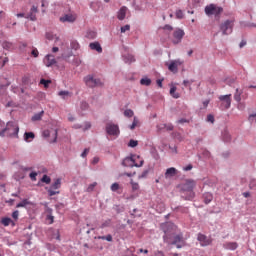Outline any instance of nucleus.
I'll return each instance as SVG.
<instances>
[{
  "mask_svg": "<svg viewBox=\"0 0 256 256\" xmlns=\"http://www.w3.org/2000/svg\"><path fill=\"white\" fill-rule=\"evenodd\" d=\"M162 229L164 231V243H168V245H175L177 249H183V247L187 245L185 238H183V234L175 235V229H177V227L174 224H165L162 226Z\"/></svg>",
  "mask_w": 256,
  "mask_h": 256,
  "instance_id": "nucleus-1",
  "label": "nucleus"
},
{
  "mask_svg": "<svg viewBox=\"0 0 256 256\" xmlns=\"http://www.w3.org/2000/svg\"><path fill=\"white\" fill-rule=\"evenodd\" d=\"M19 135V126L14 122H8L5 129L0 131V137H17Z\"/></svg>",
  "mask_w": 256,
  "mask_h": 256,
  "instance_id": "nucleus-2",
  "label": "nucleus"
},
{
  "mask_svg": "<svg viewBox=\"0 0 256 256\" xmlns=\"http://www.w3.org/2000/svg\"><path fill=\"white\" fill-rule=\"evenodd\" d=\"M145 161L139 155H132L123 160L122 165L124 167H143Z\"/></svg>",
  "mask_w": 256,
  "mask_h": 256,
  "instance_id": "nucleus-3",
  "label": "nucleus"
},
{
  "mask_svg": "<svg viewBox=\"0 0 256 256\" xmlns=\"http://www.w3.org/2000/svg\"><path fill=\"white\" fill-rule=\"evenodd\" d=\"M195 185H197V182L195 180L187 179L185 183L182 184L181 189L184 192L190 193L188 197L185 199H193L195 197V193L193 192V189H195Z\"/></svg>",
  "mask_w": 256,
  "mask_h": 256,
  "instance_id": "nucleus-4",
  "label": "nucleus"
},
{
  "mask_svg": "<svg viewBox=\"0 0 256 256\" xmlns=\"http://www.w3.org/2000/svg\"><path fill=\"white\" fill-rule=\"evenodd\" d=\"M235 26V20H226L220 24V31L222 35H231L233 33V27Z\"/></svg>",
  "mask_w": 256,
  "mask_h": 256,
  "instance_id": "nucleus-5",
  "label": "nucleus"
},
{
  "mask_svg": "<svg viewBox=\"0 0 256 256\" xmlns=\"http://www.w3.org/2000/svg\"><path fill=\"white\" fill-rule=\"evenodd\" d=\"M205 13L208 17H211V15L219 17V15L223 13V8L215 4H210L205 7Z\"/></svg>",
  "mask_w": 256,
  "mask_h": 256,
  "instance_id": "nucleus-6",
  "label": "nucleus"
},
{
  "mask_svg": "<svg viewBox=\"0 0 256 256\" xmlns=\"http://www.w3.org/2000/svg\"><path fill=\"white\" fill-rule=\"evenodd\" d=\"M84 82L87 87H103V82L99 78H95L92 75H88L84 78Z\"/></svg>",
  "mask_w": 256,
  "mask_h": 256,
  "instance_id": "nucleus-7",
  "label": "nucleus"
},
{
  "mask_svg": "<svg viewBox=\"0 0 256 256\" xmlns=\"http://www.w3.org/2000/svg\"><path fill=\"white\" fill-rule=\"evenodd\" d=\"M221 111H227L231 107V94L218 97Z\"/></svg>",
  "mask_w": 256,
  "mask_h": 256,
  "instance_id": "nucleus-8",
  "label": "nucleus"
},
{
  "mask_svg": "<svg viewBox=\"0 0 256 256\" xmlns=\"http://www.w3.org/2000/svg\"><path fill=\"white\" fill-rule=\"evenodd\" d=\"M106 133L108 135H112L113 137H119V133H121L119 130V125L111 123V122L107 123L106 124Z\"/></svg>",
  "mask_w": 256,
  "mask_h": 256,
  "instance_id": "nucleus-9",
  "label": "nucleus"
},
{
  "mask_svg": "<svg viewBox=\"0 0 256 256\" xmlns=\"http://www.w3.org/2000/svg\"><path fill=\"white\" fill-rule=\"evenodd\" d=\"M173 37L172 43H174V45H178V43H181L183 40V37H185V31L176 29L173 33Z\"/></svg>",
  "mask_w": 256,
  "mask_h": 256,
  "instance_id": "nucleus-10",
  "label": "nucleus"
},
{
  "mask_svg": "<svg viewBox=\"0 0 256 256\" xmlns=\"http://www.w3.org/2000/svg\"><path fill=\"white\" fill-rule=\"evenodd\" d=\"M59 20L61 23H75L77 21V14H64Z\"/></svg>",
  "mask_w": 256,
  "mask_h": 256,
  "instance_id": "nucleus-11",
  "label": "nucleus"
},
{
  "mask_svg": "<svg viewBox=\"0 0 256 256\" xmlns=\"http://www.w3.org/2000/svg\"><path fill=\"white\" fill-rule=\"evenodd\" d=\"M39 13V7L33 5L30 8L28 14H26L25 19H30V21H37V14Z\"/></svg>",
  "mask_w": 256,
  "mask_h": 256,
  "instance_id": "nucleus-12",
  "label": "nucleus"
},
{
  "mask_svg": "<svg viewBox=\"0 0 256 256\" xmlns=\"http://www.w3.org/2000/svg\"><path fill=\"white\" fill-rule=\"evenodd\" d=\"M44 64L46 67H53V65H57V60L53 54H48L44 58Z\"/></svg>",
  "mask_w": 256,
  "mask_h": 256,
  "instance_id": "nucleus-13",
  "label": "nucleus"
},
{
  "mask_svg": "<svg viewBox=\"0 0 256 256\" xmlns=\"http://www.w3.org/2000/svg\"><path fill=\"white\" fill-rule=\"evenodd\" d=\"M197 240L199 241L202 247H207V245H211V240L207 238L204 234H198Z\"/></svg>",
  "mask_w": 256,
  "mask_h": 256,
  "instance_id": "nucleus-14",
  "label": "nucleus"
},
{
  "mask_svg": "<svg viewBox=\"0 0 256 256\" xmlns=\"http://www.w3.org/2000/svg\"><path fill=\"white\" fill-rule=\"evenodd\" d=\"M179 65H182L181 61L174 60L169 64L168 69L171 71V73H177V71H179Z\"/></svg>",
  "mask_w": 256,
  "mask_h": 256,
  "instance_id": "nucleus-15",
  "label": "nucleus"
},
{
  "mask_svg": "<svg viewBox=\"0 0 256 256\" xmlns=\"http://www.w3.org/2000/svg\"><path fill=\"white\" fill-rule=\"evenodd\" d=\"M34 206H35V204L33 202L29 201V199H24L16 205V207L18 209L21 207H24L25 209H30V207H34Z\"/></svg>",
  "mask_w": 256,
  "mask_h": 256,
  "instance_id": "nucleus-16",
  "label": "nucleus"
},
{
  "mask_svg": "<svg viewBox=\"0 0 256 256\" xmlns=\"http://www.w3.org/2000/svg\"><path fill=\"white\" fill-rule=\"evenodd\" d=\"M58 96L64 101H67V99H71V97H73V93L67 90H61L58 92Z\"/></svg>",
  "mask_w": 256,
  "mask_h": 256,
  "instance_id": "nucleus-17",
  "label": "nucleus"
},
{
  "mask_svg": "<svg viewBox=\"0 0 256 256\" xmlns=\"http://www.w3.org/2000/svg\"><path fill=\"white\" fill-rule=\"evenodd\" d=\"M90 49L92 51H97V53H103V48L101 47V44L99 42H92L89 44Z\"/></svg>",
  "mask_w": 256,
  "mask_h": 256,
  "instance_id": "nucleus-18",
  "label": "nucleus"
},
{
  "mask_svg": "<svg viewBox=\"0 0 256 256\" xmlns=\"http://www.w3.org/2000/svg\"><path fill=\"white\" fill-rule=\"evenodd\" d=\"M177 175V169L174 167L168 168L165 172V178L171 179V177H175Z\"/></svg>",
  "mask_w": 256,
  "mask_h": 256,
  "instance_id": "nucleus-19",
  "label": "nucleus"
},
{
  "mask_svg": "<svg viewBox=\"0 0 256 256\" xmlns=\"http://www.w3.org/2000/svg\"><path fill=\"white\" fill-rule=\"evenodd\" d=\"M127 15V7H121L120 10L118 11L117 17L119 21H123Z\"/></svg>",
  "mask_w": 256,
  "mask_h": 256,
  "instance_id": "nucleus-20",
  "label": "nucleus"
},
{
  "mask_svg": "<svg viewBox=\"0 0 256 256\" xmlns=\"http://www.w3.org/2000/svg\"><path fill=\"white\" fill-rule=\"evenodd\" d=\"M1 223L2 225H4V227H9V225H11L12 227H15V222L12 221L11 218L9 217L2 218Z\"/></svg>",
  "mask_w": 256,
  "mask_h": 256,
  "instance_id": "nucleus-21",
  "label": "nucleus"
},
{
  "mask_svg": "<svg viewBox=\"0 0 256 256\" xmlns=\"http://www.w3.org/2000/svg\"><path fill=\"white\" fill-rule=\"evenodd\" d=\"M225 249H229L230 251H235V249H237V247H239V245L237 244V242H226L224 244Z\"/></svg>",
  "mask_w": 256,
  "mask_h": 256,
  "instance_id": "nucleus-22",
  "label": "nucleus"
},
{
  "mask_svg": "<svg viewBox=\"0 0 256 256\" xmlns=\"http://www.w3.org/2000/svg\"><path fill=\"white\" fill-rule=\"evenodd\" d=\"M204 202L206 205H209V203H211L213 201V194L206 192L204 195Z\"/></svg>",
  "mask_w": 256,
  "mask_h": 256,
  "instance_id": "nucleus-23",
  "label": "nucleus"
},
{
  "mask_svg": "<svg viewBox=\"0 0 256 256\" xmlns=\"http://www.w3.org/2000/svg\"><path fill=\"white\" fill-rule=\"evenodd\" d=\"M33 139H35V134L33 132H25L24 140L27 141V143H30Z\"/></svg>",
  "mask_w": 256,
  "mask_h": 256,
  "instance_id": "nucleus-24",
  "label": "nucleus"
},
{
  "mask_svg": "<svg viewBox=\"0 0 256 256\" xmlns=\"http://www.w3.org/2000/svg\"><path fill=\"white\" fill-rule=\"evenodd\" d=\"M50 189H61V178H57L54 183L50 186Z\"/></svg>",
  "mask_w": 256,
  "mask_h": 256,
  "instance_id": "nucleus-25",
  "label": "nucleus"
},
{
  "mask_svg": "<svg viewBox=\"0 0 256 256\" xmlns=\"http://www.w3.org/2000/svg\"><path fill=\"white\" fill-rule=\"evenodd\" d=\"M170 95H171V97H173L174 99H179V97H181V96L179 95V93H177V87H175V86H172V87L170 88Z\"/></svg>",
  "mask_w": 256,
  "mask_h": 256,
  "instance_id": "nucleus-26",
  "label": "nucleus"
},
{
  "mask_svg": "<svg viewBox=\"0 0 256 256\" xmlns=\"http://www.w3.org/2000/svg\"><path fill=\"white\" fill-rule=\"evenodd\" d=\"M241 95H243V91H240L239 88H237L234 94V99L237 101V103H241Z\"/></svg>",
  "mask_w": 256,
  "mask_h": 256,
  "instance_id": "nucleus-27",
  "label": "nucleus"
},
{
  "mask_svg": "<svg viewBox=\"0 0 256 256\" xmlns=\"http://www.w3.org/2000/svg\"><path fill=\"white\" fill-rule=\"evenodd\" d=\"M43 115H45V111H41L40 113L35 114L32 117V121H41V119H43Z\"/></svg>",
  "mask_w": 256,
  "mask_h": 256,
  "instance_id": "nucleus-28",
  "label": "nucleus"
},
{
  "mask_svg": "<svg viewBox=\"0 0 256 256\" xmlns=\"http://www.w3.org/2000/svg\"><path fill=\"white\" fill-rule=\"evenodd\" d=\"M125 63H135V57L131 54L124 56Z\"/></svg>",
  "mask_w": 256,
  "mask_h": 256,
  "instance_id": "nucleus-29",
  "label": "nucleus"
},
{
  "mask_svg": "<svg viewBox=\"0 0 256 256\" xmlns=\"http://www.w3.org/2000/svg\"><path fill=\"white\" fill-rule=\"evenodd\" d=\"M98 239H101L102 241H113V236L111 234H108L106 236H99Z\"/></svg>",
  "mask_w": 256,
  "mask_h": 256,
  "instance_id": "nucleus-30",
  "label": "nucleus"
},
{
  "mask_svg": "<svg viewBox=\"0 0 256 256\" xmlns=\"http://www.w3.org/2000/svg\"><path fill=\"white\" fill-rule=\"evenodd\" d=\"M141 85H145L146 87H149L151 85V79L149 78H142L140 80Z\"/></svg>",
  "mask_w": 256,
  "mask_h": 256,
  "instance_id": "nucleus-31",
  "label": "nucleus"
},
{
  "mask_svg": "<svg viewBox=\"0 0 256 256\" xmlns=\"http://www.w3.org/2000/svg\"><path fill=\"white\" fill-rule=\"evenodd\" d=\"M71 49H74V51H77L79 49V42L77 40H72L70 43Z\"/></svg>",
  "mask_w": 256,
  "mask_h": 256,
  "instance_id": "nucleus-32",
  "label": "nucleus"
},
{
  "mask_svg": "<svg viewBox=\"0 0 256 256\" xmlns=\"http://www.w3.org/2000/svg\"><path fill=\"white\" fill-rule=\"evenodd\" d=\"M2 47L3 49L9 50L13 47V43L5 41L2 43Z\"/></svg>",
  "mask_w": 256,
  "mask_h": 256,
  "instance_id": "nucleus-33",
  "label": "nucleus"
},
{
  "mask_svg": "<svg viewBox=\"0 0 256 256\" xmlns=\"http://www.w3.org/2000/svg\"><path fill=\"white\" fill-rule=\"evenodd\" d=\"M133 115H135V113H134L133 110H131V109H126V110L124 111V117H129V118H131V117H133Z\"/></svg>",
  "mask_w": 256,
  "mask_h": 256,
  "instance_id": "nucleus-34",
  "label": "nucleus"
},
{
  "mask_svg": "<svg viewBox=\"0 0 256 256\" xmlns=\"http://www.w3.org/2000/svg\"><path fill=\"white\" fill-rule=\"evenodd\" d=\"M110 226H111V219H108V220H105V221L101 224L100 228H101V229H105V227H110Z\"/></svg>",
  "mask_w": 256,
  "mask_h": 256,
  "instance_id": "nucleus-35",
  "label": "nucleus"
},
{
  "mask_svg": "<svg viewBox=\"0 0 256 256\" xmlns=\"http://www.w3.org/2000/svg\"><path fill=\"white\" fill-rule=\"evenodd\" d=\"M42 183H46V185H49L51 183V177L44 175L41 179Z\"/></svg>",
  "mask_w": 256,
  "mask_h": 256,
  "instance_id": "nucleus-36",
  "label": "nucleus"
},
{
  "mask_svg": "<svg viewBox=\"0 0 256 256\" xmlns=\"http://www.w3.org/2000/svg\"><path fill=\"white\" fill-rule=\"evenodd\" d=\"M131 185H132V191H139V183L134 182L133 180H131Z\"/></svg>",
  "mask_w": 256,
  "mask_h": 256,
  "instance_id": "nucleus-37",
  "label": "nucleus"
},
{
  "mask_svg": "<svg viewBox=\"0 0 256 256\" xmlns=\"http://www.w3.org/2000/svg\"><path fill=\"white\" fill-rule=\"evenodd\" d=\"M137 125H139V120L137 119V117H134L133 123H132V125H130L131 131H133V129H135V127H137Z\"/></svg>",
  "mask_w": 256,
  "mask_h": 256,
  "instance_id": "nucleus-38",
  "label": "nucleus"
},
{
  "mask_svg": "<svg viewBox=\"0 0 256 256\" xmlns=\"http://www.w3.org/2000/svg\"><path fill=\"white\" fill-rule=\"evenodd\" d=\"M32 51H31V55L32 57H39V50H37V48L35 47H31Z\"/></svg>",
  "mask_w": 256,
  "mask_h": 256,
  "instance_id": "nucleus-39",
  "label": "nucleus"
},
{
  "mask_svg": "<svg viewBox=\"0 0 256 256\" xmlns=\"http://www.w3.org/2000/svg\"><path fill=\"white\" fill-rule=\"evenodd\" d=\"M50 83H51V80H45V79L40 80V85H44L45 88L49 87Z\"/></svg>",
  "mask_w": 256,
  "mask_h": 256,
  "instance_id": "nucleus-40",
  "label": "nucleus"
},
{
  "mask_svg": "<svg viewBox=\"0 0 256 256\" xmlns=\"http://www.w3.org/2000/svg\"><path fill=\"white\" fill-rule=\"evenodd\" d=\"M48 194H49L50 197H53L54 195H59V191H55V189L50 188L48 190Z\"/></svg>",
  "mask_w": 256,
  "mask_h": 256,
  "instance_id": "nucleus-41",
  "label": "nucleus"
},
{
  "mask_svg": "<svg viewBox=\"0 0 256 256\" xmlns=\"http://www.w3.org/2000/svg\"><path fill=\"white\" fill-rule=\"evenodd\" d=\"M183 17H185V15L183 14V10H177L176 11V18L177 19H183Z\"/></svg>",
  "mask_w": 256,
  "mask_h": 256,
  "instance_id": "nucleus-42",
  "label": "nucleus"
},
{
  "mask_svg": "<svg viewBox=\"0 0 256 256\" xmlns=\"http://www.w3.org/2000/svg\"><path fill=\"white\" fill-rule=\"evenodd\" d=\"M131 26L129 24H126L125 26L121 27V33H126V31H130Z\"/></svg>",
  "mask_w": 256,
  "mask_h": 256,
  "instance_id": "nucleus-43",
  "label": "nucleus"
},
{
  "mask_svg": "<svg viewBox=\"0 0 256 256\" xmlns=\"http://www.w3.org/2000/svg\"><path fill=\"white\" fill-rule=\"evenodd\" d=\"M206 121H207L208 123H215V116H213V114H209V115L207 116Z\"/></svg>",
  "mask_w": 256,
  "mask_h": 256,
  "instance_id": "nucleus-44",
  "label": "nucleus"
},
{
  "mask_svg": "<svg viewBox=\"0 0 256 256\" xmlns=\"http://www.w3.org/2000/svg\"><path fill=\"white\" fill-rule=\"evenodd\" d=\"M95 187H97V182L90 184L87 188L88 193H91V191H93V189H95Z\"/></svg>",
  "mask_w": 256,
  "mask_h": 256,
  "instance_id": "nucleus-45",
  "label": "nucleus"
},
{
  "mask_svg": "<svg viewBox=\"0 0 256 256\" xmlns=\"http://www.w3.org/2000/svg\"><path fill=\"white\" fill-rule=\"evenodd\" d=\"M12 219H14V221H17L19 219V210H15L12 213Z\"/></svg>",
  "mask_w": 256,
  "mask_h": 256,
  "instance_id": "nucleus-46",
  "label": "nucleus"
},
{
  "mask_svg": "<svg viewBox=\"0 0 256 256\" xmlns=\"http://www.w3.org/2000/svg\"><path fill=\"white\" fill-rule=\"evenodd\" d=\"M111 191H113V192L119 191V183H113L111 185Z\"/></svg>",
  "mask_w": 256,
  "mask_h": 256,
  "instance_id": "nucleus-47",
  "label": "nucleus"
},
{
  "mask_svg": "<svg viewBox=\"0 0 256 256\" xmlns=\"http://www.w3.org/2000/svg\"><path fill=\"white\" fill-rule=\"evenodd\" d=\"M166 127H167V124H158V125L156 126L157 131H163V130L166 129Z\"/></svg>",
  "mask_w": 256,
  "mask_h": 256,
  "instance_id": "nucleus-48",
  "label": "nucleus"
},
{
  "mask_svg": "<svg viewBox=\"0 0 256 256\" xmlns=\"http://www.w3.org/2000/svg\"><path fill=\"white\" fill-rule=\"evenodd\" d=\"M82 111H85L87 109H89V104L87 102H82L80 105Z\"/></svg>",
  "mask_w": 256,
  "mask_h": 256,
  "instance_id": "nucleus-49",
  "label": "nucleus"
},
{
  "mask_svg": "<svg viewBox=\"0 0 256 256\" xmlns=\"http://www.w3.org/2000/svg\"><path fill=\"white\" fill-rule=\"evenodd\" d=\"M137 145H139L137 140H130L129 147H137Z\"/></svg>",
  "mask_w": 256,
  "mask_h": 256,
  "instance_id": "nucleus-50",
  "label": "nucleus"
},
{
  "mask_svg": "<svg viewBox=\"0 0 256 256\" xmlns=\"http://www.w3.org/2000/svg\"><path fill=\"white\" fill-rule=\"evenodd\" d=\"M29 177L32 181H37V172L30 173Z\"/></svg>",
  "mask_w": 256,
  "mask_h": 256,
  "instance_id": "nucleus-51",
  "label": "nucleus"
},
{
  "mask_svg": "<svg viewBox=\"0 0 256 256\" xmlns=\"http://www.w3.org/2000/svg\"><path fill=\"white\" fill-rule=\"evenodd\" d=\"M87 155H89V148L84 149V151L81 154V157L85 158V157H87Z\"/></svg>",
  "mask_w": 256,
  "mask_h": 256,
  "instance_id": "nucleus-52",
  "label": "nucleus"
},
{
  "mask_svg": "<svg viewBox=\"0 0 256 256\" xmlns=\"http://www.w3.org/2000/svg\"><path fill=\"white\" fill-rule=\"evenodd\" d=\"M90 127H91V122H86L83 128V131L89 130Z\"/></svg>",
  "mask_w": 256,
  "mask_h": 256,
  "instance_id": "nucleus-53",
  "label": "nucleus"
},
{
  "mask_svg": "<svg viewBox=\"0 0 256 256\" xmlns=\"http://www.w3.org/2000/svg\"><path fill=\"white\" fill-rule=\"evenodd\" d=\"M193 169V165L189 164L188 166L183 168V171H191Z\"/></svg>",
  "mask_w": 256,
  "mask_h": 256,
  "instance_id": "nucleus-54",
  "label": "nucleus"
},
{
  "mask_svg": "<svg viewBox=\"0 0 256 256\" xmlns=\"http://www.w3.org/2000/svg\"><path fill=\"white\" fill-rule=\"evenodd\" d=\"M166 131H173V126L172 124H166Z\"/></svg>",
  "mask_w": 256,
  "mask_h": 256,
  "instance_id": "nucleus-55",
  "label": "nucleus"
},
{
  "mask_svg": "<svg viewBox=\"0 0 256 256\" xmlns=\"http://www.w3.org/2000/svg\"><path fill=\"white\" fill-rule=\"evenodd\" d=\"M96 35L97 34L95 32H89L88 33V37H90L91 39H95Z\"/></svg>",
  "mask_w": 256,
  "mask_h": 256,
  "instance_id": "nucleus-56",
  "label": "nucleus"
},
{
  "mask_svg": "<svg viewBox=\"0 0 256 256\" xmlns=\"http://www.w3.org/2000/svg\"><path fill=\"white\" fill-rule=\"evenodd\" d=\"M51 135V132L49 130H45L43 132V137H49Z\"/></svg>",
  "mask_w": 256,
  "mask_h": 256,
  "instance_id": "nucleus-57",
  "label": "nucleus"
},
{
  "mask_svg": "<svg viewBox=\"0 0 256 256\" xmlns=\"http://www.w3.org/2000/svg\"><path fill=\"white\" fill-rule=\"evenodd\" d=\"M164 29H165L166 31H173V27H172L171 25H165V26H164Z\"/></svg>",
  "mask_w": 256,
  "mask_h": 256,
  "instance_id": "nucleus-58",
  "label": "nucleus"
},
{
  "mask_svg": "<svg viewBox=\"0 0 256 256\" xmlns=\"http://www.w3.org/2000/svg\"><path fill=\"white\" fill-rule=\"evenodd\" d=\"M138 253H145L147 255V253H149V250H147V249L144 250L143 248H140L138 250Z\"/></svg>",
  "mask_w": 256,
  "mask_h": 256,
  "instance_id": "nucleus-59",
  "label": "nucleus"
},
{
  "mask_svg": "<svg viewBox=\"0 0 256 256\" xmlns=\"http://www.w3.org/2000/svg\"><path fill=\"white\" fill-rule=\"evenodd\" d=\"M154 256H165V254L162 251H157L154 253Z\"/></svg>",
  "mask_w": 256,
  "mask_h": 256,
  "instance_id": "nucleus-60",
  "label": "nucleus"
},
{
  "mask_svg": "<svg viewBox=\"0 0 256 256\" xmlns=\"http://www.w3.org/2000/svg\"><path fill=\"white\" fill-rule=\"evenodd\" d=\"M93 165H97V163H99V158L98 157H94L92 160Z\"/></svg>",
  "mask_w": 256,
  "mask_h": 256,
  "instance_id": "nucleus-61",
  "label": "nucleus"
},
{
  "mask_svg": "<svg viewBox=\"0 0 256 256\" xmlns=\"http://www.w3.org/2000/svg\"><path fill=\"white\" fill-rule=\"evenodd\" d=\"M47 219H48V221H50V224H52L55 218L51 215H48Z\"/></svg>",
  "mask_w": 256,
  "mask_h": 256,
  "instance_id": "nucleus-62",
  "label": "nucleus"
},
{
  "mask_svg": "<svg viewBox=\"0 0 256 256\" xmlns=\"http://www.w3.org/2000/svg\"><path fill=\"white\" fill-rule=\"evenodd\" d=\"M255 117H256V113L255 114H251L249 116V121H253V119H255Z\"/></svg>",
  "mask_w": 256,
  "mask_h": 256,
  "instance_id": "nucleus-63",
  "label": "nucleus"
},
{
  "mask_svg": "<svg viewBox=\"0 0 256 256\" xmlns=\"http://www.w3.org/2000/svg\"><path fill=\"white\" fill-rule=\"evenodd\" d=\"M203 105H204L205 108H207L209 106V100H205L203 102Z\"/></svg>",
  "mask_w": 256,
  "mask_h": 256,
  "instance_id": "nucleus-64",
  "label": "nucleus"
}]
</instances>
